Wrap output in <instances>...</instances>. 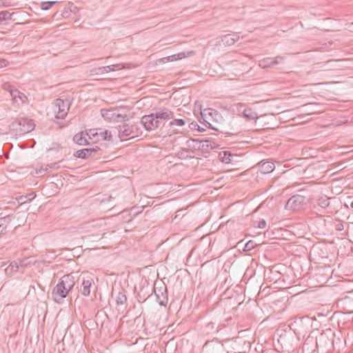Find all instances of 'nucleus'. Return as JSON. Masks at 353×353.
Returning <instances> with one entry per match:
<instances>
[{
	"label": "nucleus",
	"instance_id": "nucleus-1",
	"mask_svg": "<svg viewBox=\"0 0 353 353\" xmlns=\"http://www.w3.org/2000/svg\"><path fill=\"white\" fill-rule=\"evenodd\" d=\"M74 278L70 274L63 276L52 290V297L55 302L61 303L74 285Z\"/></svg>",
	"mask_w": 353,
	"mask_h": 353
},
{
	"label": "nucleus",
	"instance_id": "nucleus-2",
	"mask_svg": "<svg viewBox=\"0 0 353 353\" xmlns=\"http://www.w3.org/2000/svg\"><path fill=\"white\" fill-rule=\"evenodd\" d=\"M199 121H203L207 126L216 131H222L223 119L217 111L211 108L204 109L201 112Z\"/></svg>",
	"mask_w": 353,
	"mask_h": 353
},
{
	"label": "nucleus",
	"instance_id": "nucleus-3",
	"mask_svg": "<svg viewBox=\"0 0 353 353\" xmlns=\"http://www.w3.org/2000/svg\"><path fill=\"white\" fill-rule=\"evenodd\" d=\"M128 110H129L125 107H116L110 109H102L101 114L104 119L119 123L130 119V117L126 114Z\"/></svg>",
	"mask_w": 353,
	"mask_h": 353
},
{
	"label": "nucleus",
	"instance_id": "nucleus-4",
	"mask_svg": "<svg viewBox=\"0 0 353 353\" xmlns=\"http://www.w3.org/2000/svg\"><path fill=\"white\" fill-rule=\"evenodd\" d=\"M52 109L56 118L63 119L69 110V103L68 101L57 99L53 103Z\"/></svg>",
	"mask_w": 353,
	"mask_h": 353
},
{
	"label": "nucleus",
	"instance_id": "nucleus-5",
	"mask_svg": "<svg viewBox=\"0 0 353 353\" xmlns=\"http://www.w3.org/2000/svg\"><path fill=\"white\" fill-rule=\"evenodd\" d=\"M98 132L95 130H90L89 132H80L75 134L73 137V141L75 143L79 145H84L89 144V140H92L97 135Z\"/></svg>",
	"mask_w": 353,
	"mask_h": 353
},
{
	"label": "nucleus",
	"instance_id": "nucleus-6",
	"mask_svg": "<svg viewBox=\"0 0 353 353\" xmlns=\"http://www.w3.org/2000/svg\"><path fill=\"white\" fill-rule=\"evenodd\" d=\"M305 203V197L301 195H294L290 197L285 205V209L292 211L299 210Z\"/></svg>",
	"mask_w": 353,
	"mask_h": 353
},
{
	"label": "nucleus",
	"instance_id": "nucleus-7",
	"mask_svg": "<svg viewBox=\"0 0 353 353\" xmlns=\"http://www.w3.org/2000/svg\"><path fill=\"white\" fill-rule=\"evenodd\" d=\"M141 122L145 129L148 131L154 130L161 126L159 121L156 119L154 113L143 116L141 118Z\"/></svg>",
	"mask_w": 353,
	"mask_h": 353
},
{
	"label": "nucleus",
	"instance_id": "nucleus-8",
	"mask_svg": "<svg viewBox=\"0 0 353 353\" xmlns=\"http://www.w3.org/2000/svg\"><path fill=\"white\" fill-rule=\"evenodd\" d=\"M105 225L103 219H93L81 224L79 230L82 232H92L97 228H101Z\"/></svg>",
	"mask_w": 353,
	"mask_h": 353
},
{
	"label": "nucleus",
	"instance_id": "nucleus-9",
	"mask_svg": "<svg viewBox=\"0 0 353 353\" xmlns=\"http://www.w3.org/2000/svg\"><path fill=\"white\" fill-rule=\"evenodd\" d=\"M156 119L159 121L160 125L165 121L174 118V113L168 108H160L155 113Z\"/></svg>",
	"mask_w": 353,
	"mask_h": 353
},
{
	"label": "nucleus",
	"instance_id": "nucleus-10",
	"mask_svg": "<svg viewBox=\"0 0 353 353\" xmlns=\"http://www.w3.org/2000/svg\"><path fill=\"white\" fill-rule=\"evenodd\" d=\"M239 155L236 154H232L228 151H223L219 152V160L224 163H234L238 161V158Z\"/></svg>",
	"mask_w": 353,
	"mask_h": 353
},
{
	"label": "nucleus",
	"instance_id": "nucleus-11",
	"mask_svg": "<svg viewBox=\"0 0 353 353\" xmlns=\"http://www.w3.org/2000/svg\"><path fill=\"white\" fill-rule=\"evenodd\" d=\"M21 129H19L20 134H23L31 132L32 130H34L35 126L32 120L26 118L21 119Z\"/></svg>",
	"mask_w": 353,
	"mask_h": 353
},
{
	"label": "nucleus",
	"instance_id": "nucleus-12",
	"mask_svg": "<svg viewBox=\"0 0 353 353\" xmlns=\"http://www.w3.org/2000/svg\"><path fill=\"white\" fill-rule=\"evenodd\" d=\"M134 133L133 126H130L128 124H123L119 125L118 130V137L121 141L125 140L126 138Z\"/></svg>",
	"mask_w": 353,
	"mask_h": 353
},
{
	"label": "nucleus",
	"instance_id": "nucleus-13",
	"mask_svg": "<svg viewBox=\"0 0 353 353\" xmlns=\"http://www.w3.org/2000/svg\"><path fill=\"white\" fill-rule=\"evenodd\" d=\"M10 94L14 103L20 104L25 103L26 96L17 89L10 88Z\"/></svg>",
	"mask_w": 353,
	"mask_h": 353
},
{
	"label": "nucleus",
	"instance_id": "nucleus-14",
	"mask_svg": "<svg viewBox=\"0 0 353 353\" xmlns=\"http://www.w3.org/2000/svg\"><path fill=\"white\" fill-rule=\"evenodd\" d=\"M123 68V66L121 64H114L103 67H100L96 69L95 74H103L105 73L110 72V71H115L118 70H121Z\"/></svg>",
	"mask_w": 353,
	"mask_h": 353
},
{
	"label": "nucleus",
	"instance_id": "nucleus-15",
	"mask_svg": "<svg viewBox=\"0 0 353 353\" xmlns=\"http://www.w3.org/2000/svg\"><path fill=\"white\" fill-rule=\"evenodd\" d=\"M240 39L239 35L237 33L229 34L224 35L221 41L224 45L232 46L235 43Z\"/></svg>",
	"mask_w": 353,
	"mask_h": 353
},
{
	"label": "nucleus",
	"instance_id": "nucleus-16",
	"mask_svg": "<svg viewBox=\"0 0 353 353\" xmlns=\"http://www.w3.org/2000/svg\"><path fill=\"white\" fill-rule=\"evenodd\" d=\"M260 171L263 174L271 173L275 168L274 163L271 161H261L259 163Z\"/></svg>",
	"mask_w": 353,
	"mask_h": 353
},
{
	"label": "nucleus",
	"instance_id": "nucleus-17",
	"mask_svg": "<svg viewBox=\"0 0 353 353\" xmlns=\"http://www.w3.org/2000/svg\"><path fill=\"white\" fill-rule=\"evenodd\" d=\"M59 168L58 163H54L47 165H41L39 168L35 169V174L38 176L44 175L50 169L56 170Z\"/></svg>",
	"mask_w": 353,
	"mask_h": 353
},
{
	"label": "nucleus",
	"instance_id": "nucleus-18",
	"mask_svg": "<svg viewBox=\"0 0 353 353\" xmlns=\"http://www.w3.org/2000/svg\"><path fill=\"white\" fill-rule=\"evenodd\" d=\"M97 135H95V137L92 139L93 141H103V140H110L112 135L111 133L109 132L108 130L99 129Z\"/></svg>",
	"mask_w": 353,
	"mask_h": 353
},
{
	"label": "nucleus",
	"instance_id": "nucleus-19",
	"mask_svg": "<svg viewBox=\"0 0 353 353\" xmlns=\"http://www.w3.org/2000/svg\"><path fill=\"white\" fill-rule=\"evenodd\" d=\"M92 279H84L82 282V289L81 290V293L83 296H88L90 294V288L92 285Z\"/></svg>",
	"mask_w": 353,
	"mask_h": 353
},
{
	"label": "nucleus",
	"instance_id": "nucleus-20",
	"mask_svg": "<svg viewBox=\"0 0 353 353\" xmlns=\"http://www.w3.org/2000/svg\"><path fill=\"white\" fill-rule=\"evenodd\" d=\"M318 105V103H309L303 105L302 108H304V112H306L307 114H312L319 112V110H316V107Z\"/></svg>",
	"mask_w": 353,
	"mask_h": 353
},
{
	"label": "nucleus",
	"instance_id": "nucleus-21",
	"mask_svg": "<svg viewBox=\"0 0 353 353\" xmlns=\"http://www.w3.org/2000/svg\"><path fill=\"white\" fill-rule=\"evenodd\" d=\"M26 266V264L23 263V261L12 262L10 265L6 269V273H11L12 272H17L19 267Z\"/></svg>",
	"mask_w": 353,
	"mask_h": 353
},
{
	"label": "nucleus",
	"instance_id": "nucleus-22",
	"mask_svg": "<svg viewBox=\"0 0 353 353\" xmlns=\"http://www.w3.org/2000/svg\"><path fill=\"white\" fill-rule=\"evenodd\" d=\"M94 148H85L83 150H78L77 152V157L81 159H85L86 157L91 156L93 152H95Z\"/></svg>",
	"mask_w": 353,
	"mask_h": 353
},
{
	"label": "nucleus",
	"instance_id": "nucleus-23",
	"mask_svg": "<svg viewBox=\"0 0 353 353\" xmlns=\"http://www.w3.org/2000/svg\"><path fill=\"white\" fill-rule=\"evenodd\" d=\"M243 116L249 120H256L258 119L257 114L248 107L246 108V111L243 114Z\"/></svg>",
	"mask_w": 353,
	"mask_h": 353
},
{
	"label": "nucleus",
	"instance_id": "nucleus-24",
	"mask_svg": "<svg viewBox=\"0 0 353 353\" xmlns=\"http://www.w3.org/2000/svg\"><path fill=\"white\" fill-rule=\"evenodd\" d=\"M21 125V119L13 121L10 125V132H12L13 133H15L16 134H20L19 129H21L20 128Z\"/></svg>",
	"mask_w": 353,
	"mask_h": 353
},
{
	"label": "nucleus",
	"instance_id": "nucleus-25",
	"mask_svg": "<svg viewBox=\"0 0 353 353\" xmlns=\"http://www.w3.org/2000/svg\"><path fill=\"white\" fill-rule=\"evenodd\" d=\"M184 57H185V53L184 52H181V53H178V54H173V55H171V56H168L167 57H164L163 59V62L174 61H176V60H178V59H183Z\"/></svg>",
	"mask_w": 353,
	"mask_h": 353
},
{
	"label": "nucleus",
	"instance_id": "nucleus-26",
	"mask_svg": "<svg viewBox=\"0 0 353 353\" xmlns=\"http://www.w3.org/2000/svg\"><path fill=\"white\" fill-rule=\"evenodd\" d=\"M259 65L261 68H268L272 66V58H266L261 60L259 63Z\"/></svg>",
	"mask_w": 353,
	"mask_h": 353
},
{
	"label": "nucleus",
	"instance_id": "nucleus-27",
	"mask_svg": "<svg viewBox=\"0 0 353 353\" xmlns=\"http://www.w3.org/2000/svg\"><path fill=\"white\" fill-rule=\"evenodd\" d=\"M127 298L123 292H119L116 297V302L118 305H123L126 302Z\"/></svg>",
	"mask_w": 353,
	"mask_h": 353
},
{
	"label": "nucleus",
	"instance_id": "nucleus-28",
	"mask_svg": "<svg viewBox=\"0 0 353 353\" xmlns=\"http://www.w3.org/2000/svg\"><path fill=\"white\" fill-rule=\"evenodd\" d=\"M317 204L319 206H320L322 208H326L327 207H328L330 205L329 198L321 197L318 200Z\"/></svg>",
	"mask_w": 353,
	"mask_h": 353
},
{
	"label": "nucleus",
	"instance_id": "nucleus-29",
	"mask_svg": "<svg viewBox=\"0 0 353 353\" xmlns=\"http://www.w3.org/2000/svg\"><path fill=\"white\" fill-rule=\"evenodd\" d=\"M12 14L7 10L0 12V24L3 23V21L11 19Z\"/></svg>",
	"mask_w": 353,
	"mask_h": 353
},
{
	"label": "nucleus",
	"instance_id": "nucleus-30",
	"mask_svg": "<svg viewBox=\"0 0 353 353\" xmlns=\"http://www.w3.org/2000/svg\"><path fill=\"white\" fill-rule=\"evenodd\" d=\"M36 196V194L34 192L30 193L24 196H21L20 200L22 203H26V201H30Z\"/></svg>",
	"mask_w": 353,
	"mask_h": 353
},
{
	"label": "nucleus",
	"instance_id": "nucleus-31",
	"mask_svg": "<svg viewBox=\"0 0 353 353\" xmlns=\"http://www.w3.org/2000/svg\"><path fill=\"white\" fill-rule=\"evenodd\" d=\"M157 302L160 305L165 306L167 304L168 299L166 296H165L163 294L162 296H160L159 295L157 294Z\"/></svg>",
	"mask_w": 353,
	"mask_h": 353
},
{
	"label": "nucleus",
	"instance_id": "nucleus-32",
	"mask_svg": "<svg viewBox=\"0 0 353 353\" xmlns=\"http://www.w3.org/2000/svg\"><path fill=\"white\" fill-rule=\"evenodd\" d=\"M247 108L248 106L244 103H239L236 104V110L239 112V114H241L242 115L245 112V111H246Z\"/></svg>",
	"mask_w": 353,
	"mask_h": 353
},
{
	"label": "nucleus",
	"instance_id": "nucleus-33",
	"mask_svg": "<svg viewBox=\"0 0 353 353\" xmlns=\"http://www.w3.org/2000/svg\"><path fill=\"white\" fill-rule=\"evenodd\" d=\"M185 124V120L182 119H174L173 121H170V125H177V126H183Z\"/></svg>",
	"mask_w": 353,
	"mask_h": 353
},
{
	"label": "nucleus",
	"instance_id": "nucleus-34",
	"mask_svg": "<svg viewBox=\"0 0 353 353\" xmlns=\"http://www.w3.org/2000/svg\"><path fill=\"white\" fill-rule=\"evenodd\" d=\"M285 58L282 56H277L274 59H272V65H276L282 63L284 61Z\"/></svg>",
	"mask_w": 353,
	"mask_h": 353
},
{
	"label": "nucleus",
	"instance_id": "nucleus-35",
	"mask_svg": "<svg viewBox=\"0 0 353 353\" xmlns=\"http://www.w3.org/2000/svg\"><path fill=\"white\" fill-rule=\"evenodd\" d=\"M41 10H48L49 9H50V4L48 3V1H42L41 3Z\"/></svg>",
	"mask_w": 353,
	"mask_h": 353
},
{
	"label": "nucleus",
	"instance_id": "nucleus-36",
	"mask_svg": "<svg viewBox=\"0 0 353 353\" xmlns=\"http://www.w3.org/2000/svg\"><path fill=\"white\" fill-rule=\"evenodd\" d=\"M204 147H207V148H210L211 149H213L216 146H215V144L214 143L213 145L210 143L209 141H205L203 142L202 143V148H204Z\"/></svg>",
	"mask_w": 353,
	"mask_h": 353
},
{
	"label": "nucleus",
	"instance_id": "nucleus-37",
	"mask_svg": "<svg viewBox=\"0 0 353 353\" xmlns=\"http://www.w3.org/2000/svg\"><path fill=\"white\" fill-rule=\"evenodd\" d=\"M13 0H3V2H2V6L3 7H10L14 5Z\"/></svg>",
	"mask_w": 353,
	"mask_h": 353
},
{
	"label": "nucleus",
	"instance_id": "nucleus-38",
	"mask_svg": "<svg viewBox=\"0 0 353 353\" xmlns=\"http://www.w3.org/2000/svg\"><path fill=\"white\" fill-rule=\"evenodd\" d=\"M335 228L337 231H342L344 229V225H343V223H341V222H339L338 223L336 226H335Z\"/></svg>",
	"mask_w": 353,
	"mask_h": 353
},
{
	"label": "nucleus",
	"instance_id": "nucleus-39",
	"mask_svg": "<svg viewBox=\"0 0 353 353\" xmlns=\"http://www.w3.org/2000/svg\"><path fill=\"white\" fill-rule=\"evenodd\" d=\"M245 249H247L248 250H251L253 248H254V245H253V241H249L246 244H245Z\"/></svg>",
	"mask_w": 353,
	"mask_h": 353
},
{
	"label": "nucleus",
	"instance_id": "nucleus-40",
	"mask_svg": "<svg viewBox=\"0 0 353 353\" xmlns=\"http://www.w3.org/2000/svg\"><path fill=\"white\" fill-rule=\"evenodd\" d=\"M266 225V222L264 220H261L259 222L258 227L259 228H264Z\"/></svg>",
	"mask_w": 353,
	"mask_h": 353
},
{
	"label": "nucleus",
	"instance_id": "nucleus-41",
	"mask_svg": "<svg viewBox=\"0 0 353 353\" xmlns=\"http://www.w3.org/2000/svg\"><path fill=\"white\" fill-rule=\"evenodd\" d=\"M8 61L6 59H0V68H3L7 66Z\"/></svg>",
	"mask_w": 353,
	"mask_h": 353
},
{
	"label": "nucleus",
	"instance_id": "nucleus-42",
	"mask_svg": "<svg viewBox=\"0 0 353 353\" xmlns=\"http://www.w3.org/2000/svg\"><path fill=\"white\" fill-rule=\"evenodd\" d=\"M206 328L209 329V330H212L214 328V323H208L207 325H206Z\"/></svg>",
	"mask_w": 353,
	"mask_h": 353
},
{
	"label": "nucleus",
	"instance_id": "nucleus-43",
	"mask_svg": "<svg viewBox=\"0 0 353 353\" xmlns=\"http://www.w3.org/2000/svg\"><path fill=\"white\" fill-rule=\"evenodd\" d=\"M48 2L49 4H50V7H52V6H54V4L58 3V1H48Z\"/></svg>",
	"mask_w": 353,
	"mask_h": 353
},
{
	"label": "nucleus",
	"instance_id": "nucleus-44",
	"mask_svg": "<svg viewBox=\"0 0 353 353\" xmlns=\"http://www.w3.org/2000/svg\"><path fill=\"white\" fill-rule=\"evenodd\" d=\"M6 230V227L3 225H1L0 224V234H1L3 232V230Z\"/></svg>",
	"mask_w": 353,
	"mask_h": 353
},
{
	"label": "nucleus",
	"instance_id": "nucleus-45",
	"mask_svg": "<svg viewBox=\"0 0 353 353\" xmlns=\"http://www.w3.org/2000/svg\"><path fill=\"white\" fill-rule=\"evenodd\" d=\"M336 61H333V60H331V61H328L327 63H326V65H329L330 66H332V63H334Z\"/></svg>",
	"mask_w": 353,
	"mask_h": 353
},
{
	"label": "nucleus",
	"instance_id": "nucleus-46",
	"mask_svg": "<svg viewBox=\"0 0 353 353\" xmlns=\"http://www.w3.org/2000/svg\"><path fill=\"white\" fill-rule=\"evenodd\" d=\"M195 141H194V140H189V141H188V143H190V142L194 143Z\"/></svg>",
	"mask_w": 353,
	"mask_h": 353
},
{
	"label": "nucleus",
	"instance_id": "nucleus-47",
	"mask_svg": "<svg viewBox=\"0 0 353 353\" xmlns=\"http://www.w3.org/2000/svg\"><path fill=\"white\" fill-rule=\"evenodd\" d=\"M209 344H210V343H209V342L205 343V344L204 347H207Z\"/></svg>",
	"mask_w": 353,
	"mask_h": 353
},
{
	"label": "nucleus",
	"instance_id": "nucleus-48",
	"mask_svg": "<svg viewBox=\"0 0 353 353\" xmlns=\"http://www.w3.org/2000/svg\"><path fill=\"white\" fill-rule=\"evenodd\" d=\"M2 2H3V0H0V6H2Z\"/></svg>",
	"mask_w": 353,
	"mask_h": 353
},
{
	"label": "nucleus",
	"instance_id": "nucleus-49",
	"mask_svg": "<svg viewBox=\"0 0 353 353\" xmlns=\"http://www.w3.org/2000/svg\"><path fill=\"white\" fill-rule=\"evenodd\" d=\"M350 205L353 208V201L351 202Z\"/></svg>",
	"mask_w": 353,
	"mask_h": 353
},
{
	"label": "nucleus",
	"instance_id": "nucleus-50",
	"mask_svg": "<svg viewBox=\"0 0 353 353\" xmlns=\"http://www.w3.org/2000/svg\"><path fill=\"white\" fill-rule=\"evenodd\" d=\"M183 151L185 152H188L189 150L187 149V150H184Z\"/></svg>",
	"mask_w": 353,
	"mask_h": 353
}]
</instances>
